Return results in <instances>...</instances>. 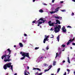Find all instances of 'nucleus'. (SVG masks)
<instances>
[{
  "label": "nucleus",
  "instance_id": "1",
  "mask_svg": "<svg viewBox=\"0 0 75 75\" xmlns=\"http://www.w3.org/2000/svg\"><path fill=\"white\" fill-rule=\"evenodd\" d=\"M56 23H51V21H50L49 22V25L50 26H54V31L55 32V33H58L59 31V30H60V28H61V25H58V26L57 25H56L55 26L54 25V24H60V23L59 22V21H58V20H56Z\"/></svg>",
  "mask_w": 75,
  "mask_h": 75
},
{
  "label": "nucleus",
  "instance_id": "2",
  "mask_svg": "<svg viewBox=\"0 0 75 75\" xmlns=\"http://www.w3.org/2000/svg\"><path fill=\"white\" fill-rule=\"evenodd\" d=\"M7 51H8L9 52V54L8 55H4L2 56L1 57L2 59H3V58L4 59V61L5 62H7V61H11V59H9L10 57V56H9V55L10 54L11 51L10 50V49H8L7 50Z\"/></svg>",
  "mask_w": 75,
  "mask_h": 75
},
{
  "label": "nucleus",
  "instance_id": "3",
  "mask_svg": "<svg viewBox=\"0 0 75 75\" xmlns=\"http://www.w3.org/2000/svg\"><path fill=\"white\" fill-rule=\"evenodd\" d=\"M11 65V63H9L7 64H6L4 67V69H7V67L8 68H10L11 67V69L13 71V65Z\"/></svg>",
  "mask_w": 75,
  "mask_h": 75
},
{
  "label": "nucleus",
  "instance_id": "4",
  "mask_svg": "<svg viewBox=\"0 0 75 75\" xmlns=\"http://www.w3.org/2000/svg\"><path fill=\"white\" fill-rule=\"evenodd\" d=\"M45 21V19L44 18H40L39 21H37V23H38V24H41L42 23H44V22Z\"/></svg>",
  "mask_w": 75,
  "mask_h": 75
},
{
  "label": "nucleus",
  "instance_id": "5",
  "mask_svg": "<svg viewBox=\"0 0 75 75\" xmlns=\"http://www.w3.org/2000/svg\"><path fill=\"white\" fill-rule=\"evenodd\" d=\"M29 53H25V52H23V54H22V56H24L25 57H27L28 58H30V57H29Z\"/></svg>",
  "mask_w": 75,
  "mask_h": 75
},
{
  "label": "nucleus",
  "instance_id": "6",
  "mask_svg": "<svg viewBox=\"0 0 75 75\" xmlns=\"http://www.w3.org/2000/svg\"><path fill=\"white\" fill-rule=\"evenodd\" d=\"M59 7L57 8L56 9H55V10L54 11H53L51 12H50V14H54V13H57L58 11L59 10L58 9H59Z\"/></svg>",
  "mask_w": 75,
  "mask_h": 75
},
{
  "label": "nucleus",
  "instance_id": "7",
  "mask_svg": "<svg viewBox=\"0 0 75 75\" xmlns=\"http://www.w3.org/2000/svg\"><path fill=\"white\" fill-rule=\"evenodd\" d=\"M75 38H74L73 39H70L68 41V42L67 43V45H69L71 42H72V41H74V39Z\"/></svg>",
  "mask_w": 75,
  "mask_h": 75
},
{
  "label": "nucleus",
  "instance_id": "8",
  "mask_svg": "<svg viewBox=\"0 0 75 75\" xmlns=\"http://www.w3.org/2000/svg\"><path fill=\"white\" fill-rule=\"evenodd\" d=\"M62 32L63 33H66V31H67V30L65 29V26H63V27L62 28Z\"/></svg>",
  "mask_w": 75,
  "mask_h": 75
},
{
  "label": "nucleus",
  "instance_id": "9",
  "mask_svg": "<svg viewBox=\"0 0 75 75\" xmlns=\"http://www.w3.org/2000/svg\"><path fill=\"white\" fill-rule=\"evenodd\" d=\"M43 57H39L37 60H36V62H40V60L41 59H42V58H43Z\"/></svg>",
  "mask_w": 75,
  "mask_h": 75
},
{
  "label": "nucleus",
  "instance_id": "10",
  "mask_svg": "<svg viewBox=\"0 0 75 75\" xmlns=\"http://www.w3.org/2000/svg\"><path fill=\"white\" fill-rule=\"evenodd\" d=\"M52 68V66L50 65L49 67V69H46L45 70V72H47V71H48L50 69H51V68Z\"/></svg>",
  "mask_w": 75,
  "mask_h": 75
},
{
  "label": "nucleus",
  "instance_id": "11",
  "mask_svg": "<svg viewBox=\"0 0 75 75\" xmlns=\"http://www.w3.org/2000/svg\"><path fill=\"white\" fill-rule=\"evenodd\" d=\"M27 73H28V74H30V73L27 72V71L26 70H25L24 71V74H25V75H28V74H27Z\"/></svg>",
  "mask_w": 75,
  "mask_h": 75
},
{
  "label": "nucleus",
  "instance_id": "12",
  "mask_svg": "<svg viewBox=\"0 0 75 75\" xmlns=\"http://www.w3.org/2000/svg\"><path fill=\"white\" fill-rule=\"evenodd\" d=\"M34 69L35 70L37 69V70H38V71H41V70H40V69L39 68H33V70H34Z\"/></svg>",
  "mask_w": 75,
  "mask_h": 75
},
{
  "label": "nucleus",
  "instance_id": "13",
  "mask_svg": "<svg viewBox=\"0 0 75 75\" xmlns=\"http://www.w3.org/2000/svg\"><path fill=\"white\" fill-rule=\"evenodd\" d=\"M19 45L21 47H23V45L21 43H19Z\"/></svg>",
  "mask_w": 75,
  "mask_h": 75
},
{
  "label": "nucleus",
  "instance_id": "14",
  "mask_svg": "<svg viewBox=\"0 0 75 75\" xmlns=\"http://www.w3.org/2000/svg\"><path fill=\"white\" fill-rule=\"evenodd\" d=\"M57 39L58 41V42H59V35L57 38Z\"/></svg>",
  "mask_w": 75,
  "mask_h": 75
},
{
  "label": "nucleus",
  "instance_id": "15",
  "mask_svg": "<svg viewBox=\"0 0 75 75\" xmlns=\"http://www.w3.org/2000/svg\"><path fill=\"white\" fill-rule=\"evenodd\" d=\"M39 11L40 12V13H43V12H44V11H43V10L42 9L40 10H39Z\"/></svg>",
  "mask_w": 75,
  "mask_h": 75
},
{
  "label": "nucleus",
  "instance_id": "16",
  "mask_svg": "<svg viewBox=\"0 0 75 75\" xmlns=\"http://www.w3.org/2000/svg\"><path fill=\"white\" fill-rule=\"evenodd\" d=\"M56 62L55 61H54L53 62V65H54V66L56 65Z\"/></svg>",
  "mask_w": 75,
  "mask_h": 75
},
{
  "label": "nucleus",
  "instance_id": "17",
  "mask_svg": "<svg viewBox=\"0 0 75 75\" xmlns=\"http://www.w3.org/2000/svg\"><path fill=\"white\" fill-rule=\"evenodd\" d=\"M68 59V62L70 64V60H69V57H68L67 58Z\"/></svg>",
  "mask_w": 75,
  "mask_h": 75
},
{
  "label": "nucleus",
  "instance_id": "18",
  "mask_svg": "<svg viewBox=\"0 0 75 75\" xmlns=\"http://www.w3.org/2000/svg\"><path fill=\"white\" fill-rule=\"evenodd\" d=\"M50 38H54V36L53 35H50Z\"/></svg>",
  "mask_w": 75,
  "mask_h": 75
},
{
  "label": "nucleus",
  "instance_id": "19",
  "mask_svg": "<svg viewBox=\"0 0 75 75\" xmlns=\"http://www.w3.org/2000/svg\"><path fill=\"white\" fill-rule=\"evenodd\" d=\"M45 41H47V39L45 38L43 41V43H45Z\"/></svg>",
  "mask_w": 75,
  "mask_h": 75
},
{
  "label": "nucleus",
  "instance_id": "20",
  "mask_svg": "<svg viewBox=\"0 0 75 75\" xmlns=\"http://www.w3.org/2000/svg\"><path fill=\"white\" fill-rule=\"evenodd\" d=\"M46 35H45V39H48V38H49V35H48L47 36H46Z\"/></svg>",
  "mask_w": 75,
  "mask_h": 75
},
{
  "label": "nucleus",
  "instance_id": "21",
  "mask_svg": "<svg viewBox=\"0 0 75 75\" xmlns=\"http://www.w3.org/2000/svg\"><path fill=\"white\" fill-rule=\"evenodd\" d=\"M61 11L62 12H65L66 11V10H61Z\"/></svg>",
  "mask_w": 75,
  "mask_h": 75
},
{
  "label": "nucleus",
  "instance_id": "22",
  "mask_svg": "<svg viewBox=\"0 0 75 75\" xmlns=\"http://www.w3.org/2000/svg\"><path fill=\"white\" fill-rule=\"evenodd\" d=\"M25 56H24L23 57H22L21 58V59H24V58H25Z\"/></svg>",
  "mask_w": 75,
  "mask_h": 75
},
{
  "label": "nucleus",
  "instance_id": "23",
  "mask_svg": "<svg viewBox=\"0 0 75 75\" xmlns=\"http://www.w3.org/2000/svg\"><path fill=\"white\" fill-rule=\"evenodd\" d=\"M54 18H57V19H59V17H57V16H55Z\"/></svg>",
  "mask_w": 75,
  "mask_h": 75
},
{
  "label": "nucleus",
  "instance_id": "24",
  "mask_svg": "<svg viewBox=\"0 0 75 75\" xmlns=\"http://www.w3.org/2000/svg\"><path fill=\"white\" fill-rule=\"evenodd\" d=\"M59 70H60V68H59L57 69V73H58V72H59Z\"/></svg>",
  "mask_w": 75,
  "mask_h": 75
},
{
  "label": "nucleus",
  "instance_id": "25",
  "mask_svg": "<svg viewBox=\"0 0 75 75\" xmlns=\"http://www.w3.org/2000/svg\"><path fill=\"white\" fill-rule=\"evenodd\" d=\"M38 49H39V47H36L35 48V50H38Z\"/></svg>",
  "mask_w": 75,
  "mask_h": 75
},
{
  "label": "nucleus",
  "instance_id": "26",
  "mask_svg": "<svg viewBox=\"0 0 75 75\" xmlns=\"http://www.w3.org/2000/svg\"><path fill=\"white\" fill-rule=\"evenodd\" d=\"M23 42L24 43H25V42H26V40H23Z\"/></svg>",
  "mask_w": 75,
  "mask_h": 75
},
{
  "label": "nucleus",
  "instance_id": "27",
  "mask_svg": "<svg viewBox=\"0 0 75 75\" xmlns=\"http://www.w3.org/2000/svg\"><path fill=\"white\" fill-rule=\"evenodd\" d=\"M62 47H65V45H62Z\"/></svg>",
  "mask_w": 75,
  "mask_h": 75
},
{
  "label": "nucleus",
  "instance_id": "28",
  "mask_svg": "<svg viewBox=\"0 0 75 75\" xmlns=\"http://www.w3.org/2000/svg\"><path fill=\"white\" fill-rule=\"evenodd\" d=\"M43 5H44L45 6H47V4L45 3H43Z\"/></svg>",
  "mask_w": 75,
  "mask_h": 75
},
{
  "label": "nucleus",
  "instance_id": "29",
  "mask_svg": "<svg viewBox=\"0 0 75 75\" xmlns=\"http://www.w3.org/2000/svg\"><path fill=\"white\" fill-rule=\"evenodd\" d=\"M42 73H40L39 74H38V75H42Z\"/></svg>",
  "mask_w": 75,
  "mask_h": 75
},
{
  "label": "nucleus",
  "instance_id": "30",
  "mask_svg": "<svg viewBox=\"0 0 75 75\" xmlns=\"http://www.w3.org/2000/svg\"><path fill=\"white\" fill-rule=\"evenodd\" d=\"M67 71H68V72H70V70L69 69H67Z\"/></svg>",
  "mask_w": 75,
  "mask_h": 75
},
{
  "label": "nucleus",
  "instance_id": "31",
  "mask_svg": "<svg viewBox=\"0 0 75 75\" xmlns=\"http://www.w3.org/2000/svg\"><path fill=\"white\" fill-rule=\"evenodd\" d=\"M35 21H35V20L33 21V23H35Z\"/></svg>",
  "mask_w": 75,
  "mask_h": 75
},
{
  "label": "nucleus",
  "instance_id": "32",
  "mask_svg": "<svg viewBox=\"0 0 75 75\" xmlns=\"http://www.w3.org/2000/svg\"><path fill=\"white\" fill-rule=\"evenodd\" d=\"M67 27V28H71V27L70 26H68Z\"/></svg>",
  "mask_w": 75,
  "mask_h": 75
},
{
  "label": "nucleus",
  "instance_id": "33",
  "mask_svg": "<svg viewBox=\"0 0 75 75\" xmlns=\"http://www.w3.org/2000/svg\"><path fill=\"white\" fill-rule=\"evenodd\" d=\"M58 53H56V57H55V58H56V57H58Z\"/></svg>",
  "mask_w": 75,
  "mask_h": 75
},
{
  "label": "nucleus",
  "instance_id": "34",
  "mask_svg": "<svg viewBox=\"0 0 75 75\" xmlns=\"http://www.w3.org/2000/svg\"><path fill=\"white\" fill-rule=\"evenodd\" d=\"M71 16H74V13H72L71 14Z\"/></svg>",
  "mask_w": 75,
  "mask_h": 75
},
{
  "label": "nucleus",
  "instance_id": "35",
  "mask_svg": "<svg viewBox=\"0 0 75 75\" xmlns=\"http://www.w3.org/2000/svg\"><path fill=\"white\" fill-rule=\"evenodd\" d=\"M49 49V47H48V46H47L46 47V50H48Z\"/></svg>",
  "mask_w": 75,
  "mask_h": 75
},
{
  "label": "nucleus",
  "instance_id": "36",
  "mask_svg": "<svg viewBox=\"0 0 75 75\" xmlns=\"http://www.w3.org/2000/svg\"><path fill=\"white\" fill-rule=\"evenodd\" d=\"M72 44L73 45H75V43H72Z\"/></svg>",
  "mask_w": 75,
  "mask_h": 75
},
{
  "label": "nucleus",
  "instance_id": "37",
  "mask_svg": "<svg viewBox=\"0 0 75 75\" xmlns=\"http://www.w3.org/2000/svg\"><path fill=\"white\" fill-rule=\"evenodd\" d=\"M63 75H67V73H66V72H65V73Z\"/></svg>",
  "mask_w": 75,
  "mask_h": 75
},
{
  "label": "nucleus",
  "instance_id": "38",
  "mask_svg": "<svg viewBox=\"0 0 75 75\" xmlns=\"http://www.w3.org/2000/svg\"><path fill=\"white\" fill-rule=\"evenodd\" d=\"M24 35L25 37H26V36H27V35L26 34H24Z\"/></svg>",
  "mask_w": 75,
  "mask_h": 75
},
{
  "label": "nucleus",
  "instance_id": "39",
  "mask_svg": "<svg viewBox=\"0 0 75 75\" xmlns=\"http://www.w3.org/2000/svg\"><path fill=\"white\" fill-rule=\"evenodd\" d=\"M65 62V60H64L63 61L62 63H64Z\"/></svg>",
  "mask_w": 75,
  "mask_h": 75
},
{
  "label": "nucleus",
  "instance_id": "40",
  "mask_svg": "<svg viewBox=\"0 0 75 75\" xmlns=\"http://www.w3.org/2000/svg\"><path fill=\"white\" fill-rule=\"evenodd\" d=\"M54 1H55V0H52V3H54Z\"/></svg>",
  "mask_w": 75,
  "mask_h": 75
},
{
  "label": "nucleus",
  "instance_id": "41",
  "mask_svg": "<svg viewBox=\"0 0 75 75\" xmlns=\"http://www.w3.org/2000/svg\"><path fill=\"white\" fill-rule=\"evenodd\" d=\"M52 29H53V28H51V29H50V31H52V30H53Z\"/></svg>",
  "mask_w": 75,
  "mask_h": 75
},
{
  "label": "nucleus",
  "instance_id": "42",
  "mask_svg": "<svg viewBox=\"0 0 75 75\" xmlns=\"http://www.w3.org/2000/svg\"><path fill=\"white\" fill-rule=\"evenodd\" d=\"M60 2L61 3H64L63 1H61Z\"/></svg>",
  "mask_w": 75,
  "mask_h": 75
},
{
  "label": "nucleus",
  "instance_id": "43",
  "mask_svg": "<svg viewBox=\"0 0 75 75\" xmlns=\"http://www.w3.org/2000/svg\"><path fill=\"white\" fill-rule=\"evenodd\" d=\"M27 68L28 69H29V67L28 66V67H27Z\"/></svg>",
  "mask_w": 75,
  "mask_h": 75
},
{
  "label": "nucleus",
  "instance_id": "44",
  "mask_svg": "<svg viewBox=\"0 0 75 75\" xmlns=\"http://www.w3.org/2000/svg\"><path fill=\"white\" fill-rule=\"evenodd\" d=\"M72 1H74V2H75V0H72Z\"/></svg>",
  "mask_w": 75,
  "mask_h": 75
},
{
  "label": "nucleus",
  "instance_id": "45",
  "mask_svg": "<svg viewBox=\"0 0 75 75\" xmlns=\"http://www.w3.org/2000/svg\"><path fill=\"white\" fill-rule=\"evenodd\" d=\"M20 54H23V52H20Z\"/></svg>",
  "mask_w": 75,
  "mask_h": 75
},
{
  "label": "nucleus",
  "instance_id": "46",
  "mask_svg": "<svg viewBox=\"0 0 75 75\" xmlns=\"http://www.w3.org/2000/svg\"><path fill=\"white\" fill-rule=\"evenodd\" d=\"M46 40H47V41H48V40H49V39H46Z\"/></svg>",
  "mask_w": 75,
  "mask_h": 75
},
{
  "label": "nucleus",
  "instance_id": "47",
  "mask_svg": "<svg viewBox=\"0 0 75 75\" xmlns=\"http://www.w3.org/2000/svg\"><path fill=\"white\" fill-rule=\"evenodd\" d=\"M44 65H45V66H46V65H47V64H44Z\"/></svg>",
  "mask_w": 75,
  "mask_h": 75
},
{
  "label": "nucleus",
  "instance_id": "48",
  "mask_svg": "<svg viewBox=\"0 0 75 75\" xmlns=\"http://www.w3.org/2000/svg\"><path fill=\"white\" fill-rule=\"evenodd\" d=\"M35 1V0H33V2H34Z\"/></svg>",
  "mask_w": 75,
  "mask_h": 75
},
{
  "label": "nucleus",
  "instance_id": "49",
  "mask_svg": "<svg viewBox=\"0 0 75 75\" xmlns=\"http://www.w3.org/2000/svg\"><path fill=\"white\" fill-rule=\"evenodd\" d=\"M14 47H16V45H15L14 46Z\"/></svg>",
  "mask_w": 75,
  "mask_h": 75
},
{
  "label": "nucleus",
  "instance_id": "50",
  "mask_svg": "<svg viewBox=\"0 0 75 75\" xmlns=\"http://www.w3.org/2000/svg\"><path fill=\"white\" fill-rule=\"evenodd\" d=\"M70 49H72V47H70Z\"/></svg>",
  "mask_w": 75,
  "mask_h": 75
},
{
  "label": "nucleus",
  "instance_id": "51",
  "mask_svg": "<svg viewBox=\"0 0 75 75\" xmlns=\"http://www.w3.org/2000/svg\"><path fill=\"white\" fill-rule=\"evenodd\" d=\"M74 74L75 75V71H74Z\"/></svg>",
  "mask_w": 75,
  "mask_h": 75
},
{
  "label": "nucleus",
  "instance_id": "52",
  "mask_svg": "<svg viewBox=\"0 0 75 75\" xmlns=\"http://www.w3.org/2000/svg\"><path fill=\"white\" fill-rule=\"evenodd\" d=\"M45 59H46V58H47V57H45Z\"/></svg>",
  "mask_w": 75,
  "mask_h": 75
},
{
  "label": "nucleus",
  "instance_id": "53",
  "mask_svg": "<svg viewBox=\"0 0 75 75\" xmlns=\"http://www.w3.org/2000/svg\"><path fill=\"white\" fill-rule=\"evenodd\" d=\"M14 75H17V73H16V74H14Z\"/></svg>",
  "mask_w": 75,
  "mask_h": 75
},
{
  "label": "nucleus",
  "instance_id": "54",
  "mask_svg": "<svg viewBox=\"0 0 75 75\" xmlns=\"http://www.w3.org/2000/svg\"><path fill=\"white\" fill-rule=\"evenodd\" d=\"M38 26H40V24H38Z\"/></svg>",
  "mask_w": 75,
  "mask_h": 75
},
{
  "label": "nucleus",
  "instance_id": "55",
  "mask_svg": "<svg viewBox=\"0 0 75 75\" xmlns=\"http://www.w3.org/2000/svg\"><path fill=\"white\" fill-rule=\"evenodd\" d=\"M62 51H64V50H62Z\"/></svg>",
  "mask_w": 75,
  "mask_h": 75
},
{
  "label": "nucleus",
  "instance_id": "56",
  "mask_svg": "<svg viewBox=\"0 0 75 75\" xmlns=\"http://www.w3.org/2000/svg\"><path fill=\"white\" fill-rule=\"evenodd\" d=\"M51 75H54V74H52Z\"/></svg>",
  "mask_w": 75,
  "mask_h": 75
},
{
  "label": "nucleus",
  "instance_id": "57",
  "mask_svg": "<svg viewBox=\"0 0 75 75\" xmlns=\"http://www.w3.org/2000/svg\"><path fill=\"white\" fill-rule=\"evenodd\" d=\"M42 50H44V49H42Z\"/></svg>",
  "mask_w": 75,
  "mask_h": 75
},
{
  "label": "nucleus",
  "instance_id": "58",
  "mask_svg": "<svg viewBox=\"0 0 75 75\" xmlns=\"http://www.w3.org/2000/svg\"><path fill=\"white\" fill-rule=\"evenodd\" d=\"M69 73H68V74H69Z\"/></svg>",
  "mask_w": 75,
  "mask_h": 75
},
{
  "label": "nucleus",
  "instance_id": "59",
  "mask_svg": "<svg viewBox=\"0 0 75 75\" xmlns=\"http://www.w3.org/2000/svg\"><path fill=\"white\" fill-rule=\"evenodd\" d=\"M38 72H37V73H36V74H38Z\"/></svg>",
  "mask_w": 75,
  "mask_h": 75
},
{
  "label": "nucleus",
  "instance_id": "60",
  "mask_svg": "<svg viewBox=\"0 0 75 75\" xmlns=\"http://www.w3.org/2000/svg\"><path fill=\"white\" fill-rule=\"evenodd\" d=\"M61 18H62V17H61Z\"/></svg>",
  "mask_w": 75,
  "mask_h": 75
}]
</instances>
